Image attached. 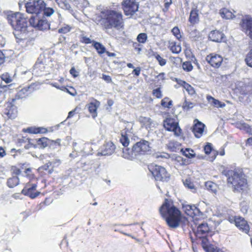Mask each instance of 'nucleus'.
Wrapping results in <instances>:
<instances>
[{
    "label": "nucleus",
    "instance_id": "nucleus-1",
    "mask_svg": "<svg viewBox=\"0 0 252 252\" xmlns=\"http://www.w3.org/2000/svg\"><path fill=\"white\" fill-rule=\"evenodd\" d=\"M159 212L169 227H178L182 219L181 213L171 200L165 199L159 208Z\"/></svg>",
    "mask_w": 252,
    "mask_h": 252
},
{
    "label": "nucleus",
    "instance_id": "nucleus-2",
    "mask_svg": "<svg viewBox=\"0 0 252 252\" xmlns=\"http://www.w3.org/2000/svg\"><path fill=\"white\" fill-rule=\"evenodd\" d=\"M7 20L14 30L16 38L23 39L28 31V20L24 14L20 12L11 14L7 16Z\"/></svg>",
    "mask_w": 252,
    "mask_h": 252
},
{
    "label": "nucleus",
    "instance_id": "nucleus-3",
    "mask_svg": "<svg viewBox=\"0 0 252 252\" xmlns=\"http://www.w3.org/2000/svg\"><path fill=\"white\" fill-rule=\"evenodd\" d=\"M103 22L106 29L115 28L120 29L123 26V15L120 12L112 10L104 11Z\"/></svg>",
    "mask_w": 252,
    "mask_h": 252
},
{
    "label": "nucleus",
    "instance_id": "nucleus-4",
    "mask_svg": "<svg viewBox=\"0 0 252 252\" xmlns=\"http://www.w3.org/2000/svg\"><path fill=\"white\" fill-rule=\"evenodd\" d=\"M224 172L227 178L228 183L231 185L235 190L240 191L246 189L247 181L241 173L232 170L224 171Z\"/></svg>",
    "mask_w": 252,
    "mask_h": 252
},
{
    "label": "nucleus",
    "instance_id": "nucleus-5",
    "mask_svg": "<svg viewBox=\"0 0 252 252\" xmlns=\"http://www.w3.org/2000/svg\"><path fill=\"white\" fill-rule=\"evenodd\" d=\"M45 7V2L43 0H30L25 4L27 13L37 16L42 12Z\"/></svg>",
    "mask_w": 252,
    "mask_h": 252
},
{
    "label": "nucleus",
    "instance_id": "nucleus-6",
    "mask_svg": "<svg viewBox=\"0 0 252 252\" xmlns=\"http://www.w3.org/2000/svg\"><path fill=\"white\" fill-rule=\"evenodd\" d=\"M149 170L155 179L157 181H167L170 177L166 169L161 166L151 164L149 166Z\"/></svg>",
    "mask_w": 252,
    "mask_h": 252
},
{
    "label": "nucleus",
    "instance_id": "nucleus-7",
    "mask_svg": "<svg viewBox=\"0 0 252 252\" xmlns=\"http://www.w3.org/2000/svg\"><path fill=\"white\" fill-rule=\"evenodd\" d=\"M227 220L231 223H234L237 228L242 232L250 235V226L246 220L241 217L230 216Z\"/></svg>",
    "mask_w": 252,
    "mask_h": 252
},
{
    "label": "nucleus",
    "instance_id": "nucleus-8",
    "mask_svg": "<svg viewBox=\"0 0 252 252\" xmlns=\"http://www.w3.org/2000/svg\"><path fill=\"white\" fill-rule=\"evenodd\" d=\"M123 9L126 16H132L138 11L139 2L137 0H125L122 2Z\"/></svg>",
    "mask_w": 252,
    "mask_h": 252
},
{
    "label": "nucleus",
    "instance_id": "nucleus-9",
    "mask_svg": "<svg viewBox=\"0 0 252 252\" xmlns=\"http://www.w3.org/2000/svg\"><path fill=\"white\" fill-rule=\"evenodd\" d=\"M163 126L168 131H172L176 136H179L181 129L179 126L178 123L174 118H168L163 122Z\"/></svg>",
    "mask_w": 252,
    "mask_h": 252
},
{
    "label": "nucleus",
    "instance_id": "nucleus-10",
    "mask_svg": "<svg viewBox=\"0 0 252 252\" xmlns=\"http://www.w3.org/2000/svg\"><path fill=\"white\" fill-rule=\"evenodd\" d=\"M116 149V146L111 141H106L99 148L96 155L97 156H109L112 155Z\"/></svg>",
    "mask_w": 252,
    "mask_h": 252
},
{
    "label": "nucleus",
    "instance_id": "nucleus-11",
    "mask_svg": "<svg viewBox=\"0 0 252 252\" xmlns=\"http://www.w3.org/2000/svg\"><path fill=\"white\" fill-rule=\"evenodd\" d=\"M133 150L136 156L144 155L150 150L149 142L144 140H141L133 145Z\"/></svg>",
    "mask_w": 252,
    "mask_h": 252
},
{
    "label": "nucleus",
    "instance_id": "nucleus-12",
    "mask_svg": "<svg viewBox=\"0 0 252 252\" xmlns=\"http://www.w3.org/2000/svg\"><path fill=\"white\" fill-rule=\"evenodd\" d=\"M29 22L31 26L39 30L43 31L50 28V25L46 19H39L32 16L30 19Z\"/></svg>",
    "mask_w": 252,
    "mask_h": 252
},
{
    "label": "nucleus",
    "instance_id": "nucleus-13",
    "mask_svg": "<svg viewBox=\"0 0 252 252\" xmlns=\"http://www.w3.org/2000/svg\"><path fill=\"white\" fill-rule=\"evenodd\" d=\"M241 26L243 31L252 40V18L246 16L242 20Z\"/></svg>",
    "mask_w": 252,
    "mask_h": 252
},
{
    "label": "nucleus",
    "instance_id": "nucleus-14",
    "mask_svg": "<svg viewBox=\"0 0 252 252\" xmlns=\"http://www.w3.org/2000/svg\"><path fill=\"white\" fill-rule=\"evenodd\" d=\"M206 60L211 66L217 68L220 66L223 60L221 56L215 54H210L208 55Z\"/></svg>",
    "mask_w": 252,
    "mask_h": 252
},
{
    "label": "nucleus",
    "instance_id": "nucleus-15",
    "mask_svg": "<svg viewBox=\"0 0 252 252\" xmlns=\"http://www.w3.org/2000/svg\"><path fill=\"white\" fill-rule=\"evenodd\" d=\"M183 208L185 213L191 217L202 214L200 210L194 205H184Z\"/></svg>",
    "mask_w": 252,
    "mask_h": 252
},
{
    "label": "nucleus",
    "instance_id": "nucleus-16",
    "mask_svg": "<svg viewBox=\"0 0 252 252\" xmlns=\"http://www.w3.org/2000/svg\"><path fill=\"white\" fill-rule=\"evenodd\" d=\"M196 121L197 122L194 124L192 131L195 136L199 138L203 135L205 125L197 120H195L194 122Z\"/></svg>",
    "mask_w": 252,
    "mask_h": 252
},
{
    "label": "nucleus",
    "instance_id": "nucleus-17",
    "mask_svg": "<svg viewBox=\"0 0 252 252\" xmlns=\"http://www.w3.org/2000/svg\"><path fill=\"white\" fill-rule=\"evenodd\" d=\"M140 123L146 129H151V128L156 127L157 124L153 121L151 118L146 117H140L139 118Z\"/></svg>",
    "mask_w": 252,
    "mask_h": 252
},
{
    "label": "nucleus",
    "instance_id": "nucleus-18",
    "mask_svg": "<svg viewBox=\"0 0 252 252\" xmlns=\"http://www.w3.org/2000/svg\"><path fill=\"white\" fill-rule=\"evenodd\" d=\"M4 113L9 118L14 119L17 113L16 107L11 103H8L5 110Z\"/></svg>",
    "mask_w": 252,
    "mask_h": 252
},
{
    "label": "nucleus",
    "instance_id": "nucleus-19",
    "mask_svg": "<svg viewBox=\"0 0 252 252\" xmlns=\"http://www.w3.org/2000/svg\"><path fill=\"white\" fill-rule=\"evenodd\" d=\"M224 34L222 32L219 31H213L209 34V39L216 42H220L221 41Z\"/></svg>",
    "mask_w": 252,
    "mask_h": 252
},
{
    "label": "nucleus",
    "instance_id": "nucleus-20",
    "mask_svg": "<svg viewBox=\"0 0 252 252\" xmlns=\"http://www.w3.org/2000/svg\"><path fill=\"white\" fill-rule=\"evenodd\" d=\"M210 230V228L206 223H202L198 225L196 232V235L201 237L203 235H205Z\"/></svg>",
    "mask_w": 252,
    "mask_h": 252
},
{
    "label": "nucleus",
    "instance_id": "nucleus-21",
    "mask_svg": "<svg viewBox=\"0 0 252 252\" xmlns=\"http://www.w3.org/2000/svg\"><path fill=\"white\" fill-rule=\"evenodd\" d=\"M134 153L133 149L130 150L128 148H125L123 149L122 157L127 159L133 160L137 157L136 154Z\"/></svg>",
    "mask_w": 252,
    "mask_h": 252
},
{
    "label": "nucleus",
    "instance_id": "nucleus-22",
    "mask_svg": "<svg viewBox=\"0 0 252 252\" xmlns=\"http://www.w3.org/2000/svg\"><path fill=\"white\" fill-rule=\"evenodd\" d=\"M100 105L99 101L95 100L94 102H91L88 105V109L89 112L92 114V117L95 118L96 116V110Z\"/></svg>",
    "mask_w": 252,
    "mask_h": 252
},
{
    "label": "nucleus",
    "instance_id": "nucleus-23",
    "mask_svg": "<svg viewBox=\"0 0 252 252\" xmlns=\"http://www.w3.org/2000/svg\"><path fill=\"white\" fill-rule=\"evenodd\" d=\"M30 87H25L20 90L17 93L15 98H23L29 95L32 92L30 90Z\"/></svg>",
    "mask_w": 252,
    "mask_h": 252
},
{
    "label": "nucleus",
    "instance_id": "nucleus-24",
    "mask_svg": "<svg viewBox=\"0 0 252 252\" xmlns=\"http://www.w3.org/2000/svg\"><path fill=\"white\" fill-rule=\"evenodd\" d=\"M198 10L196 9H192L190 13L189 21L192 24L194 25L199 22Z\"/></svg>",
    "mask_w": 252,
    "mask_h": 252
},
{
    "label": "nucleus",
    "instance_id": "nucleus-25",
    "mask_svg": "<svg viewBox=\"0 0 252 252\" xmlns=\"http://www.w3.org/2000/svg\"><path fill=\"white\" fill-rule=\"evenodd\" d=\"M207 99L211 105L217 108H222L225 106V103L220 101L210 95L207 96Z\"/></svg>",
    "mask_w": 252,
    "mask_h": 252
},
{
    "label": "nucleus",
    "instance_id": "nucleus-26",
    "mask_svg": "<svg viewBox=\"0 0 252 252\" xmlns=\"http://www.w3.org/2000/svg\"><path fill=\"white\" fill-rule=\"evenodd\" d=\"M220 14L222 18L226 19H231L235 17L234 14L227 8H222L220 9Z\"/></svg>",
    "mask_w": 252,
    "mask_h": 252
},
{
    "label": "nucleus",
    "instance_id": "nucleus-27",
    "mask_svg": "<svg viewBox=\"0 0 252 252\" xmlns=\"http://www.w3.org/2000/svg\"><path fill=\"white\" fill-rule=\"evenodd\" d=\"M73 149L76 151H83L85 150L84 145H85L84 141L81 139H78L77 141L73 142Z\"/></svg>",
    "mask_w": 252,
    "mask_h": 252
},
{
    "label": "nucleus",
    "instance_id": "nucleus-28",
    "mask_svg": "<svg viewBox=\"0 0 252 252\" xmlns=\"http://www.w3.org/2000/svg\"><path fill=\"white\" fill-rule=\"evenodd\" d=\"M26 131L30 133H33V134H36L39 133H45L47 132V130L46 128L44 127H29L27 129Z\"/></svg>",
    "mask_w": 252,
    "mask_h": 252
},
{
    "label": "nucleus",
    "instance_id": "nucleus-29",
    "mask_svg": "<svg viewBox=\"0 0 252 252\" xmlns=\"http://www.w3.org/2000/svg\"><path fill=\"white\" fill-rule=\"evenodd\" d=\"M22 193L25 195L29 196L32 199L35 198L40 193L39 191L34 192L33 190L27 189H23Z\"/></svg>",
    "mask_w": 252,
    "mask_h": 252
},
{
    "label": "nucleus",
    "instance_id": "nucleus-30",
    "mask_svg": "<svg viewBox=\"0 0 252 252\" xmlns=\"http://www.w3.org/2000/svg\"><path fill=\"white\" fill-rule=\"evenodd\" d=\"M93 46L97 51L98 54H102L106 52L105 47L100 43L96 41H93Z\"/></svg>",
    "mask_w": 252,
    "mask_h": 252
},
{
    "label": "nucleus",
    "instance_id": "nucleus-31",
    "mask_svg": "<svg viewBox=\"0 0 252 252\" xmlns=\"http://www.w3.org/2000/svg\"><path fill=\"white\" fill-rule=\"evenodd\" d=\"M19 179L17 176H13L12 177L8 179L7 184V186L11 188H12L19 184Z\"/></svg>",
    "mask_w": 252,
    "mask_h": 252
},
{
    "label": "nucleus",
    "instance_id": "nucleus-32",
    "mask_svg": "<svg viewBox=\"0 0 252 252\" xmlns=\"http://www.w3.org/2000/svg\"><path fill=\"white\" fill-rule=\"evenodd\" d=\"M240 92L243 94H252V86L250 85H244L241 87Z\"/></svg>",
    "mask_w": 252,
    "mask_h": 252
},
{
    "label": "nucleus",
    "instance_id": "nucleus-33",
    "mask_svg": "<svg viewBox=\"0 0 252 252\" xmlns=\"http://www.w3.org/2000/svg\"><path fill=\"white\" fill-rule=\"evenodd\" d=\"M169 47L170 50L173 53L178 54L181 51V46L179 44H176L175 42H170Z\"/></svg>",
    "mask_w": 252,
    "mask_h": 252
},
{
    "label": "nucleus",
    "instance_id": "nucleus-34",
    "mask_svg": "<svg viewBox=\"0 0 252 252\" xmlns=\"http://www.w3.org/2000/svg\"><path fill=\"white\" fill-rule=\"evenodd\" d=\"M58 5L62 9L67 10H71V6L66 0H56Z\"/></svg>",
    "mask_w": 252,
    "mask_h": 252
},
{
    "label": "nucleus",
    "instance_id": "nucleus-35",
    "mask_svg": "<svg viewBox=\"0 0 252 252\" xmlns=\"http://www.w3.org/2000/svg\"><path fill=\"white\" fill-rule=\"evenodd\" d=\"M181 152L182 154L188 158H192L195 156V154L192 150L187 148L185 150L182 149Z\"/></svg>",
    "mask_w": 252,
    "mask_h": 252
},
{
    "label": "nucleus",
    "instance_id": "nucleus-36",
    "mask_svg": "<svg viewBox=\"0 0 252 252\" xmlns=\"http://www.w3.org/2000/svg\"><path fill=\"white\" fill-rule=\"evenodd\" d=\"M182 85L183 86L184 88L188 92V93L190 94L193 95L195 93V91L193 88L189 84L186 83L185 81H183L182 83Z\"/></svg>",
    "mask_w": 252,
    "mask_h": 252
},
{
    "label": "nucleus",
    "instance_id": "nucleus-37",
    "mask_svg": "<svg viewBox=\"0 0 252 252\" xmlns=\"http://www.w3.org/2000/svg\"><path fill=\"white\" fill-rule=\"evenodd\" d=\"M205 187L208 190L212 191L214 193L217 192V185L212 182H207L205 183Z\"/></svg>",
    "mask_w": 252,
    "mask_h": 252
},
{
    "label": "nucleus",
    "instance_id": "nucleus-38",
    "mask_svg": "<svg viewBox=\"0 0 252 252\" xmlns=\"http://www.w3.org/2000/svg\"><path fill=\"white\" fill-rule=\"evenodd\" d=\"M79 38L80 42L85 44L93 43V41H94V40H92L90 38L85 36L83 32H81Z\"/></svg>",
    "mask_w": 252,
    "mask_h": 252
},
{
    "label": "nucleus",
    "instance_id": "nucleus-39",
    "mask_svg": "<svg viewBox=\"0 0 252 252\" xmlns=\"http://www.w3.org/2000/svg\"><path fill=\"white\" fill-rule=\"evenodd\" d=\"M172 104V101L168 97H164L161 101V105L165 108H170Z\"/></svg>",
    "mask_w": 252,
    "mask_h": 252
},
{
    "label": "nucleus",
    "instance_id": "nucleus-40",
    "mask_svg": "<svg viewBox=\"0 0 252 252\" xmlns=\"http://www.w3.org/2000/svg\"><path fill=\"white\" fill-rule=\"evenodd\" d=\"M55 11L53 8L47 7L45 3V7L43 8L42 12L44 16L47 17H50L54 14Z\"/></svg>",
    "mask_w": 252,
    "mask_h": 252
},
{
    "label": "nucleus",
    "instance_id": "nucleus-41",
    "mask_svg": "<svg viewBox=\"0 0 252 252\" xmlns=\"http://www.w3.org/2000/svg\"><path fill=\"white\" fill-rule=\"evenodd\" d=\"M1 78L6 83H9L12 81L13 76H11L8 73H5L1 75Z\"/></svg>",
    "mask_w": 252,
    "mask_h": 252
},
{
    "label": "nucleus",
    "instance_id": "nucleus-42",
    "mask_svg": "<svg viewBox=\"0 0 252 252\" xmlns=\"http://www.w3.org/2000/svg\"><path fill=\"white\" fill-rule=\"evenodd\" d=\"M137 41L141 43H145L147 40V35L145 33H140L137 37Z\"/></svg>",
    "mask_w": 252,
    "mask_h": 252
},
{
    "label": "nucleus",
    "instance_id": "nucleus-43",
    "mask_svg": "<svg viewBox=\"0 0 252 252\" xmlns=\"http://www.w3.org/2000/svg\"><path fill=\"white\" fill-rule=\"evenodd\" d=\"M183 69L188 72L192 70L193 66L190 62H186L182 64Z\"/></svg>",
    "mask_w": 252,
    "mask_h": 252
},
{
    "label": "nucleus",
    "instance_id": "nucleus-44",
    "mask_svg": "<svg viewBox=\"0 0 252 252\" xmlns=\"http://www.w3.org/2000/svg\"><path fill=\"white\" fill-rule=\"evenodd\" d=\"M71 29L72 28L70 26L64 25L63 27L58 30V32L65 34L69 32Z\"/></svg>",
    "mask_w": 252,
    "mask_h": 252
},
{
    "label": "nucleus",
    "instance_id": "nucleus-45",
    "mask_svg": "<svg viewBox=\"0 0 252 252\" xmlns=\"http://www.w3.org/2000/svg\"><path fill=\"white\" fill-rule=\"evenodd\" d=\"M245 61L248 66L252 67V49L247 54Z\"/></svg>",
    "mask_w": 252,
    "mask_h": 252
},
{
    "label": "nucleus",
    "instance_id": "nucleus-46",
    "mask_svg": "<svg viewBox=\"0 0 252 252\" xmlns=\"http://www.w3.org/2000/svg\"><path fill=\"white\" fill-rule=\"evenodd\" d=\"M120 141L125 147H126L129 145V140L128 137L125 135H122L120 139Z\"/></svg>",
    "mask_w": 252,
    "mask_h": 252
},
{
    "label": "nucleus",
    "instance_id": "nucleus-47",
    "mask_svg": "<svg viewBox=\"0 0 252 252\" xmlns=\"http://www.w3.org/2000/svg\"><path fill=\"white\" fill-rule=\"evenodd\" d=\"M237 127L239 128L240 129L246 130L247 132H250L251 131L250 126L249 125L245 123L237 124Z\"/></svg>",
    "mask_w": 252,
    "mask_h": 252
},
{
    "label": "nucleus",
    "instance_id": "nucleus-48",
    "mask_svg": "<svg viewBox=\"0 0 252 252\" xmlns=\"http://www.w3.org/2000/svg\"><path fill=\"white\" fill-rule=\"evenodd\" d=\"M51 164H52V163L51 162H48L47 163H46L44 165L42 166V167H40L39 168V169L48 171V173L51 174L53 172V170L52 169H50V167L51 166Z\"/></svg>",
    "mask_w": 252,
    "mask_h": 252
},
{
    "label": "nucleus",
    "instance_id": "nucleus-49",
    "mask_svg": "<svg viewBox=\"0 0 252 252\" xmlns=\"http://www.w3.org/2000/svg\"><path fill=\"white\" fill-rule=\"evenodd\" d=\"M190 37L193 39L194 40H196L198 39V38L200 37L199 35V32L196 30H194L192 31L189 33Z\"/></svg>",
    "mask_w": 252,
    "mask_h": 252
},
{
    "label": "nucleus",
    "instance_id": "nucleus-50",
    "mask_svg": "<svg viewBox=\"0 0 252 252\" xmlns=\"http://www.w3.org/2000/svg\"><path fill=\"white\" fill-rule=\"evenodd\" d=\"M172 32L177 39L179 40L181 38L182 36L181 35L180 30L177 27L173 28L172 30Z\"/></svg>",
    "mask_w": 252,
    "mask_h": 252
},
{
    "label": "nucleus",
    "instance_id": "nucleus-51",
    "mask_svg": "<svg viewBox=\"0 0 252 252\" xmlns=\"http://www.w3.org/2000/svg\"><path fill=\"white\" fill-rule=\"evenodd\" d=\"M45 66L42 63H36L34 65V70L35 72H37L38 70H40L41 72L44 71Z\"/></svg>",
    "mask_w": 252,
    "mask_h": 252
},
{
    "label": "nucleus",
    "instance_id": "nucleus-52",
    "mask_svg": "<svg viewBox=\"0 0 252 252\" xmlns=\"http://www.w3.org/2000/svg\"><path fill=\"white\" fill-rule=\"evenodd\" d=\"M183 107L184 109L188 110H189L194 107V103H193L191 102L185 100L183 104Z\"/></svg>",
    "mask_w": 252,
    "mask_h": 252
},
{
    "label": "nucleus",
    "instance_id": "nucleus-53",
    "mask_svg": "<svg viewBox=\"0 0 252 252\" xmlns=\"http://www.w3.org/2000/svg\"><path fill=\"white\" fill-rule=\"evenodd\" d=\"M155 58L157 60L159 64L161 66H163L166 64V60L162 58L160 55H155Z\"/></svg>",
    "mask_w": 252,
    "mask_h": 252
},
{
    "label": "nucleus",
    "instance_id": "nucleus-54",
    "mask_svg": "<svg viewBox=\"0 0 252 252\" xmlns=\"http://www.w3.org/2000/svg\"><path fill=\"white\" fill-rule=\"evenodd\" d=\"M153 94L158 98H160L162 97V94L160 88L155 89L153 91Z\"/></svg>",
    "mask_w": 252,
    "mask_h": 252
},
{
    "label": "nucleus",
    "instance_id": "nucleus-55",
    "mask_svg": "<svg viewBox=\"0 0 252 252\" xmlns=\"http://www.w3.org/2000/svg\"><path fill=\"white\" fill-rule=\"evenodd\" d=\"M184 185L188 187L189 189H193V190L192 191L193 192H194L195 191V188H194V186L193 185V184L192 183H191L189 180H186L185 181V182H184Z\"/></svg>",
    "mask_w": 252,
    "mask_h": 252
},
{
    "label": "nucleus",
    "instance_id": "nucleus-56",
    "mask_svg": "<svg viewBox=\"0 0 252 252\" xmlns=\"http://www.w3.org/2000/svg\"><path fill=\"white\" fill-rule=\"evenodd\" d=\"M205 154L209 155L212 151V146L211 143H208L204 148Z\"/></svg>",
    "mask_w": 252,
    "mask_h": 252
},
{
    "label": "nucleus",
    "instance_id": "nucleus-57",
    "mask_svg": "<svg viewBox=\"0 0 252 252\" xmlns=\"http://www.w3.org/2000/svg\"><path fill=\"white\" fill-rule=\"evenodd\" d=\"M164 8L163 9L164 12H166L172 3V0H164Z\"/></svg>",
    "mask_w": 252,
    "mask_h": 252
},
{
    "label": "nucleus",
    "instance_id": "nucleus-58",
    "mask_svg": "<svg viewBox=\"0 0 252 252\" xmlns=\"http://www.w3.org/2000/svg\"><path fill=\"white\" fill-rule=\"evenodd\" d=\"M47 139L42 138L38 140V144H41L43 148H45L47 146Z\"/></svg>",
    "mask_w": 252,
    "mask_h": 252
},
{
    "label": "nucleus",
    "instance_id": "nucleus-59",
    "mask_svg": "<svg viewBox=\"0 0 252 252\" xmlns=\"http://www.w3.org/2000/svg\"><path fill=\"white\" fill-rule=\"evenodd\" d=\"M69 72L74 77H76L79 75V72L75 69L74 67H72L70 69Z\"/></svg>",
    "mask_w": 252,
    "mask_h": 252
},
{
    "label": "nucleus",
    "instance_id": "nucleus-60",
    "mask_svg": "<svg viewBox=\"0 0 252 252\" xmlns=\"http://www.w3.org/2000/svg\"><path fill=\"white\" fill-rule=\"evenodd\" d=\"M5 56L3 52L0 50V65L5 62Z\"/></svg>",
    "mask_w": 252,
    "mask_h": 252
},
{
    "label": "nucleus",
    "instance_id": "nucleus-61",
    "mask_svg": "<svg viewBox=\"0 0 252 252\" xmlns=\"http://www.w3.org/2000/svg\"><path fill=\"white\" fill-rule=\"evenodd\" d=\"M37 186L36 184H32L31 187H29L28 185H27L26 187L24 189H29L31 190L34 191L36 189Z\"/></svg>",
    "mask_w": 252,
    "mask_h": 252
},
{
    "label": "nucleus",
    "instance_id": "nucleus-62",
    "mask_svg": "<svg viewBox=\"0 0 252 252\" xmlns=\"http://www.w3.org/2000/svg\"><path fill=\"white\" fill-rule=\"evenodd\" d=\"M102 78L107 82H110L112 81L111 77L109 75L103 74Z\"/></svg>",
    "mask_w": 252,
    "mask_h": 252
},
{
    "label": "nucleus",
    "instance_id": "nucleus-63",
    "mask_svg": "<svg viewBox=\"0 0 252 252\" xmlns=\"http://www.w3.org/2000/svg\"><path fill=\"white\" fill-rule=\"evenodd\" d=\"M63 90H66L68 93H69L70 94H71L72 96H74L76 94V92L75 91V90H74V89L73 88H72L73 90V92H71V91H69L67 89H66V88L63 87Z\"/></svg>",
    "mask_w": 252,
    "mask_h": 252
},
{
    "label": "nucleus",
    "instance_id": "nucleus-64",
    "mask_svg": "<svg viewBox=\"0 0 252 252\" xmlns=\"http://www.w3.org/2000/svg\"><path fill=\"white\" fill-rule=\"evenodd\" d=\"M140 71H141V68L140 67H137V68L134 69V70H133V73H134V74L135 75H136L137 76H138L140 74Z\"/></svg>",
    "mask_w": 252,
    "mask_h": 252
}]
</instances>
